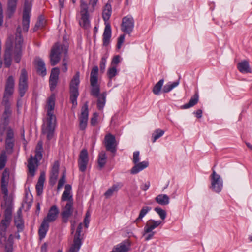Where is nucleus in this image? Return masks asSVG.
Instances as JSON below:
<instances>
[{"mask_svg": "<svg viewBox=\"0 0 252 252\" xmlns=\"http://www.w3.org/2000/svg\"><path fill=\"white\" fill-rule=\"evenodd\" d=\"M65 182V175L64 174H63V176H62V177L60 179V180L59 181L58 187H57L58 190H59L63 186Z\"/></svg>", "mask_w": 252, "mask_h": 252, "instance_id": "864d4df0", "label": "nucleus"}, {"mask_svg": "<svg viewBox=\"0 0 252 252\" xmlns=\"http://www.w3.org/2000/svg\"><path fill=\"white\" fill-rule=\"evenodd\" d=\"M122 186V185L120 183L113 185L104 193V196L106 198L110 197L114 192H117Z\"/></svg>", "mask_w": 252, "mask_h": 252, "instance_id": "72a5a7b5", "label": "nucleus"}, {"mask_svg": "<svg viewBox=\"0 0 252 252\" xmlns=\"http://www.w3.org/2000/svg\"><path fill=\"white\" fill-rule=\"evenodd\" d=\"M134 26V20L130 15L124 17L121 24V30L125 33L130 34L132 32Z\"/></svg>", "mask_w": 252, "mask_h": 252, "instance_id": "2eb2a0df", "label": "nucleus"}, {"mask_svg": "<svg viewBox=\"0 0 252 252\" xmlns=\"http://www.w3.org/2000/svg\"><path fill=\"white\" fill-rule=\"evenodd\" d=\"M164 83V79H160L156 85L154 86L153 89V92L154 94L158 95L159 94L161 88Z\"/></svg>", "mask_w": 252, "mask_h": 252, "instance_id": "c03bdc74", "label": "nucleus"}, {"mask_svg": "<svg viewBox=\"0 0 252 252\" xmlns=\"http://www.w3.org/2000/svg\"><path fill=\"white\" fill-rule=\"evenodd\" d=\"M107 162V156L105 152L101 151L98 156V165L100 169H101L106 164Z\"/></svg>", "mask_w": 252, "mask_h": 252, "instance_id": "2f4dec72", "label": "nucleus"}, {"mask_svg": "<svg viewBox=\"0 0 252 252\" xmlns=\"http://www.w3.org/2000/svg\"><path fill=\"white\" fill-rule=\"evenodd\" d=\"M151 210V208L149 206H144L140 211L138 218L135 220L134 222L137 223L140 221L142 218L147 214L149 211Z\"/></svg>", "mask_w": 252, "mask_h": 252, "instance_id": "79ce46f5", "label": "nucleus"}, {"mask_svg": "<svg viewBox=\"0 0 252 252\" xmlns=\"http://www.w3.org/2000/svg\"><path fill=\"white\" fill-rule=\"evenodd\" d=\"M98 114L96 113H94L93 115V117L91 119V124L92 125H94L96 123L97 119Z\"/></svg>", "mask_w": 252, "mask_h": 252, "instance_id": "680f3d73", "label": "nucleus"}, {"mask_svg": "<svg viewBox=\"0 0 252 252\" xmlns=\"http://www.w3.org/2000/svg\"><path fill=\"white\" fill-rule=\"evenodd\" d=\"M11 221V220L3 219L0 223V245L5 244L6 252H13L12 235H10L7 240L6 238V231Z\"/></svg>", "mask_w": 252, "mask_h": 252, "instance_id": "20e7f679", "label": "nucleus"}, {"mask_svg": "<svg viewBox=\"0 0 252 252\" xmlns=\"http://www.w3.org/2000/svg\"><path fill=\"white\" fill-rule=\"evenodd\" d=\"M117 74V70L116 68V66H113L109 68L107 71V75L108 78L110 79H111L114 76H115Z\"/></svg>", "mask_w": 252, "mask_h": 252, "instance_id": "09e8293b", "label": "nucleus"}, {"mask_svg": "<svg viewBox=\"0 0 252 252\" xmlns=\"http://www.w3.org/2000/svg\"><path fill=\"white\" fill-rule=\"evenodd\" d=\"M42 158V152L40 151L35 152V157L31 156L28 162V168L30 175L33 177L35 175V170L38 166V160Z\"/></svg>", "mask_w": 252, "mask_h": 252, "instance_id": "4468645a", "label": "nucleus"}, {"mask_svg": "<svg viewBox=\"0 0 252 252\" xmlns=\"http://www.w3.org/2000/svg\"><path fill=\"white\" fill-rule=\"evenodd\" d=\"M88 162V152L87 149H83L80 153L78 161L79 169L81 172H84L86 170Z\"/></svg>", "mask_w": 252, "mask_h": 252, "instance_id": "a211bd4d", "label": "nucleus"}, {"mask_svg": "<svg viewBox=\"0 0 252 252\" xmlns=\"http://www.w3.org/2000/svg\"><path fill=\"white\" fill-rule=\"evenodd\" d=\"M11 221V220L3 219L0 223V245L5 244L6 252H13L12 235H10L7 240L6 238V231Z\"/></svg>", "mask_w": 252, "mask_h": 252, "instance_id": "39448f33", "label": "nucleus"}, {"mask_svg": "<svg viewBox=\"0 0 252 252\" xmlns=\"http://www.w3.org/2000/svg\"><path fill=\"white\" fill-rule=\"evenodd\" d=\"M14 223L18 229V232H21L24 228V221L22 219V212L20 210L17 212V215L14 218Z\"/></svg>", "mask_w": 252, "mask_h": 252, "instance_id": "bb28decb", "label": "nucleus"}, {"mask_svg": "<svg viewBox=\"0 0 252 252\" xmlns=\"http://www.w3.org/2000/svg\"><path fill=\"white\" fill-rule=\"evenodd\" d=\"M44 20L42 17H40L39 18L38 21L35 24L36 25V26H38L40 28H42L44 27Z\"/></svg>", "mask_w": 252, "mask_h": 252, "instance_id": "bf43d9fd", "label": "nucleus"}, {"mask_svg": "<svg viewBox=\"0 0 252 252\" xmlns=\"http://www.w3.org/2000/svg\"><path fill=\"white\" fill-rule=\"evenodd\" d=\"M11 221V220L3 219L0 223V245L5 244L6 252H13L12 235H10L7 240L6 238V231Z\"/></svg>", "mask_w": 252, "mask_h": 252, "instance_id": "423d86ee", "label": "nucleus"}, {"mask_svg": "<svg viewBox=\"0 0 252 252\" xmlns=\"http://www.w3.org/2000/svg\"><path fill=\"white\" fill-rule=\"evenodd\" d=\"M15 80L12 76H9L6 81L4 94L12 95L14 91Z\"/></svg>", "mask_w": 252, "mask_h": 252, "instance_id": "b1692460", "label": "nucleus"}, {"mask_svg": "<svg viewBox=\"0 0 252 252\" xmlns=\"http://www.w3.org/2000/svg\"><path fill=\"white\" fill-rule=\"evenodd\" d=\"M59 73L60 70L58 67L53 68L51 70L49 78V86L51 91L54 90L57 85Z\"/></svg>", "mask_w": 252, "mask_h": 252, "instance_id": "412c9836", "label": "nucleus"}, {"mask_svg": "<svg viewBox=\"0 0 252 252\" xmlns=\"http://www.w3.org/2000/svg\"><path fill=\"white\" fill-rule=\"evenodd\" d=\"M12 95L4 94L2 99V104L5 107L10 106L9 99Z\"/></svg>", "mask_w": 252, "mask_h": 252, "instance_id": "603ef678", "label": "nucleus"}, {"mask_svg": "<svg viewBox=\"0 0 252 252\" xmlns=\"http://www.w3.org/2000/svg\"><path fill=\"white\" fill-rule=\"evenodd\" d=\"M154 210L159 215L162 220H164L166 217V211L160 207H156Z\"/></svg>", "mask_w": 252, "mask_h": 252, "instance_id": "8fccbe9b", "label": "nucleus"}, {"mask_svg": "<svg viewBox=\"0 0 252 252\" xmlns=\"http://www.w3.org/2000/svg\"><path fill=\"white\" fill-rule=\"evenodd\" d=\"M55 95L52 94L48 98L47 103V120L42 126V133L46 135L48 140L52 139L56 126V118L54 115Z\"/></svg>", "mask_w": 252, "mask_h": 252, "instance_id": "f257e3e1", "label": "nucleus"}, {"mask_svg": "<svg viewBox=\"0 0 252 252\" xmlns=\"http://www.w3.org/2000/svg\"><path fill=\"white\" fill-rule=\"evenodd\" d=\"M125 40V35L123 34L121 35L118 39V43H117V48L120 49L121 47V46L122 44L124 43Z\"/></svg>", "mask_w": 252, "mask_h": 252, "instance_id": "13d9d810", "label": "nucleus"}, {"mask_svg": "<svg viewBox=\"0 0 252 252\" xmlns=\"http://www.w3.org/2000/svg\"><path fill=\"white\" fill-rule=\"evenodd\" d=\"M80 73L78 71L73 76L69 84L70 100L73 106L77 105V99L79 96L78 87L80 83Z\"/></svg>", "mask_w": 252, "mask_h": 252, "instance_id": "1a4fd4ad", "label": "nucleus"}, {"mask_svg": "<svg viewBox=\"0 0 252 252\" xmlns=\"http://www.w3.org/2000/svg\"><path fill=\"white\" fill-rule=\"evenodd\" d=\"M36 64L37 73L42 76H45L47 73L44 62L41 59H38L36 61Z\"/></svg>", "mask_w": 252, "mask_h": 252, "instance_id": "c85d7f7f", "label": "nucleus"}, {"mask_svg": "<svg viewBox=\"0 0 252 252\" xmlns=\"http://www.w3.org/2000/svg\"><path fill=\"white\" fill-rule=\"evenodd\" d=\"M46 220H43L38 230V234L40 239H43L46 236L49 228V224Z\"/></svg>", "mask_w": 252, "mask_h": 252, "instance_id": "7c9ffc66", "label": "nucleus"}, {"mask_svg": "<svg viewBox=\"0 0 252 252\" xmlns=\"http://www.w3.org/2000/svg\"><path fill=\"white\" fill-rule=\"evenodd\" d=\"M18 0H8L6 16L11 18L14 15L17 7Z\"/></svg>", "mask_w": 252, "mask_h": 252, "instance_id": "a878e982", "label": "nucleus"}, {"mask_svg": "<svg viewBox=\"0 0 252 252\" xmlns=\"http://www.w3.org/2000/svg\"><path fill=\"white\" fill-rule=\"evenodd\" d=\"M61 201H67V202H71L73 203V197L70 194V192H68L67 190H64L62 195Z\"/></svg>", "mask_w": 252, "mask_h": 252, "instance_id": "a18cd8bd", "label": "nucleus"}, {"mask_svg": "<svg viewBox=\"0 0 252 252\" xmlns=\"http://www.w3.org/2000/svg\"><path fill=\"white\" fill-rule=\"evenodd\" d=\"M98 70L97 66L93 67L90 74V84L98 83Z\"/></svg>", "mask_w": 252, "mask_h": 252, "instance_id": "f704fd0d", "label": "nucleus"}, {"mask_svg": "<svg viewBox=\"0 0 252 252\" xmlns=\"http://www.w3.org/2000/svg\"><path fill=\"white\" fill-rule=\"evenodd\" d=\"M59 161H55L52 168L49 179V183L52 186L54 185L56 183L59 175Z\"/></svg>", "mask_w": 252, "mask_h": 252, "instance_id": "4be33fe9", "label": "nucleus"}, {"mask_svg": "<svg viewBox=\"0 0 252 252\" xmlns=\"http://www.w3.org/2000/svg\"><path fill=\"white\" fill-rule=\"evenodd\" d=\"M9 50H5L4 54V64L6 67H9L11 64L12 55L10 54Z\"/></svg>", "mask_w": 252, "mask_h": 252, "instance_id": "a19ab883", "label": "nucleus"}, {"mask_svg": "<svg viewBox=\"0 0 252 252\" xmlns=\"http://www.w3.org/2000/svg\"><path fill=\"white\" fill-rule=\"evenodd\" d=\"M73 203L66 202V205L62 208L61 214L63 222L66 223L68 222L69 218L73 214Z\"/></svg>", "mask_w": 252, "mask_h": 252, "instance_id": "6ab92c4d", "label": "nucleus"}, {"mask_svg": "<svg viewBox=\"0 0 252 252\" xmlns=\"http://www.w3.org/2000/svg\"><path fill=\"white\" fill-rule=\"evenodd\" d=\"M44 181V175H41L36 185V189L38 195H40L42 193Z\"/></svg>", "mask_w": 252, "mask_h": 252, "instance_id": "4c0bfd02", "label": "nucleus"}, {"mask_svg": "<svg viewBox=\"0 0 252 252\" xmlns=\"http://www.w3.org/2000/svg\"><path fill=\"white\" fill-rule=\"evenodd\" d=\"M3 9L1 4L0 3V26L3 25Z\"/></svg>", "mask_w": 252, "mask_h": 252, "instance_id": "e2e57ef3", "label": "nucleus"}, {"mask_svg": "<svg viewBox=\"0 0 252 252\" xmlns=\"http://www.w3.org/2000/svg\"><path fill=\"white\" fill-rule=\"evenodd\" d=\"M82 229V223H80L77 227L76 233L73 240V244L70 248L68 252H78L82 245L81 240L80 238Z\"/></svg>", "mask_w": 252, "mask_h": 252, "instance_id": "f3484780", "label": "nucleus"}, {"mask_svg": "<svg viewBox=\"0 0 252 252\" xmlns=\"http://www.w3.org/2000/svg\"><path fill=\"white\" fill-rule=\"evenodd\" d=\"M106 59L107 57L105 56H103L101 60L100 63V69L101 71L103 72L105 70V64L106 63Z\"/></svg>", "mask_w": 252, "mask_h": 252, "instance_id": "5fc2aeb1", "label": "nucleus"}, {"mask_svg": "<svg viewBox=\"0 0 252 252\" xmlns=\"http://www.w3.org/2000/svg\"><path fill=\"white\" fill-rule=\"evenodd\" d=\"M9 178V171L7 168H6L3 171L2 177L1 184H8Z\"/></svg>", "mask_w": 252, "mask_h": 252, "instance_id": "de8ad7c7", "label": "nucleus"}, {"mask_svg": "<svg viewBox=\"0 0 252 252\" xmlns=\"http://www.w3.org/2000/svg\"><path fill=\"white\" fill-rule=\"evenodd\" d=\"M12 208L11 207H7L4 211V218L11 220L12 219Z\"/></svg>", "mask_w": 252, "mask_h": 252, "instance_id": "3c124183", "label": "nucleus"}, {"mask_svg": "<svg viewBox=\"0 0 252 252\" xmlns=\"http://www.w3.org/2000/svg\"><path fill=\"white\" fill-rule=\"evenodd\" d=\"M80 3L81 17L79 20V24L84 29H88L90 26L88 5L85 0H80Z\"/></svg>", "mask_w": 252, "mask_h": 252, "instance_id": "9d476101", "label": "nucleus"}, {"mask_svg": "<svg viewBox=\"0 0 252 252\" xmlns=\"http://www.w3.org/2000/svg\"><path fill=\"white\" fill-rule=\"evenodd\" d=\"M97 98V107L99 110H102L104 108L106 103V93L103 92Z\"/></svg>", "mask_w": 252, "mask_h": 252, "instance_id": "c9c22d12", "label": "nucleus"}, {"mask_svg": "<svg viewBox=\"0 0 252 252\" xmlns=\"http://www.w3.org/2000/svg\"><path fill=\"white\" fill-rule=\"evenodd\" d=\"M149 166V162L147 161H144L141 162H137L131 168L130 172L132 174H136L140 171L144 170Z\"/></svg>", "mask_w": 252, "mask_h": 252, "instance_id": "cd10ccee", "label": "nucleus"}, {"mask_svg": "<svg viewBox=\"0 0 252 252\" xmlns=\"http://www.w3.org/2000/svg\"><path fill=\"white\" fill-rule=\"evenodd\" d=\"M199 96L197 94H195L189 100L188 103L184 104L181 106L182 109H188L193 107L196 104L198 101Z\"/></svg>", "mask_w": 252, "mask_h": 252, "instance_id": "e433bc0d", "label": "nucleus"}, {"mask_svg": "<svg viewBox=\"0 0 252 252\" xmlns=\"http://www.w3.org/2000/svg\"><path fill=\"white\" fill-rule=\"evenodd\" d=\"M139 151H135L133 153V162L135 164L137 163L140 160V157H139Z\"/></svg>", "mask_w": 252, "mask_h": 252, "instance_id": "6e6d98bb", "label": "nucleus"}, {"mask_svg": "<svg viewBox=\"0 0 252 252\" xmlns=\"http://www.w3.org/2000/svg\"><path fill=\"white\" fill-rule=\"evenodd\" d=\"M112 13L111 5L107 3L102 12V18L105 21V27L103 34V45L107 46L109 45L110 42L111 37V26L109 23L106 22L110 19Z\"/></svg>", "mask_w": 252, "mask_h": 252, "instance_id": "0eeeda50", "label": "nucleus"}, {"mask_svg": "<svg viewBox=\"0 0 252 252\" xmlns=\"http://www.w3.org/2000/svg\"><path fill=\"white\" fill-rule=\"evenodd\" d=\"M237 68L242 73H251V69L250 67L249 62L247 61H243L237 64Z\"/></svg>", "mask_w": 252, "mask_h": 252, "instance_id": "c756f323", "label": "nucleus"}, {"mask_svg": "<svg viewBox=\"0 0 252 252\" xmlns=\"http://www.w3.org/2000/svg\"><path fill=\"white\" fill-rule=\"evenodd\" d=\"M98 0H90L89 4L92 5L93 11L94 10V7L96 6Z\"/></svg>", "mask_w": 252, "mask_h": 252, "instance_id": "774afa93", "label": "nucleus"}, {"mask_svg": "<svg viewBox=\"0 0 252 252\" xmlns=\"http://www.w3.org/2000/svg\"><path fill=\"white\" fill-rule=\"evenodd\" d=\"M169 197L166 194L158 195L155 200L157 203L161 205H166L169 203Z\"/></svg>", "mask_w": 252, "mask_h": 252, "instance_id": "58836bf2", "label": "nucleus"}, {"mask_svg": "<svg viewBox=\"0 0 252 252\" xmlns=\"http://www.w3.org/2000/svg\"><path fill=\"white\" fill-rule=\"evenodd\" d=\"M120 62V56H115L113 57L111 62L112 65H117Z\"/></svg>", "mask_w": 252, "mask_h": 252, "instance_id": "052dcab7", "label": "nucleus"}, {"mask_svg": "<svg viewBox=\"0 0 252 252\" xmlns=\"http://www.w3.org/2000/svg\"><path fill=\"white\" fill-rule=\"evenodd\" d=\"M66 47L59 42L54 45L51 50L50 54V60L51 65L55 66L59 63L61 60L62 54H66L67 53Z\"/></svg>", "mask_w": 252, "mask_h": 252, "instance_id": "6e6552de", "label": "nucleus"}, {"mask_svg": "<svg viewBox=\"0 0 252 252\" xmlns=\"http://www.w3.org/2000/svg\"><path fill=\"white\" fill-rule=\"evenodd\" d=\"M90 84L92 87L90 91L91 95L94 97H96L100 95V87L98 84V83H94V84Z\"/></svg>", "mask_w": 252, "mask_h": 252, "instance_id": "ea45409f", "label": "nucleus"}, {"mask_svg": "<svg viewBox=\"0 0 252 252\" xmlns=\"http://www.w3.org/2000/svg\"><path fill=\"white\" fill-rule=\"evenodd\" d=\"M31 9V3L28 0H26L24 2L22 17V27L24 32H27L29 28Z\"/></svg>", "mask_w": 252, "mask_h": 252, "instance_id": "9b49d317", "label": "nucleus"}, {"mask_svg": "<svg viewBox=\"0 0 252 252\" xmlns=\"http://www.w3.org/2000/svg\"><path fill=\"white\" fill-rule=\"evenodd\" d=\"M164 131L160 129H156L152 134L153 142H155L156 141L161 137L164 134Z\"/></svg>", "mask_w": 252, "mask_h": 252, "instance_id": "49530a36", "label": "nucleus"}, {"mask_svg": "<svg viewBox=\"0 0 252 252\" xmlns=\"http://www.w3.org/2000/svg\"><path fill=\"white\" fill-rule=\"evenodd\" d=\"M179 84V81L177 80L173 83L169 82L166 84L164 87L163 89V92L164 93H168L170 91H171L173 88L177 87Z\"/></svg>", "mask_w": 252, "mask_h": 252, "instance_id": "37998d69", "label": "nucleus"}, {"mask_svg": "<svg viewBox=\"0 0 252 252\" xmlns=\"http://www.w3.org/2000/svg\"><path fill=\"white\" fill-rule=\"evenodd\" d=\"M104 144L106 149L113 154H115L117 151V143L115 136L109 133L105 136Z\"/></svg>", "mask_w": 252, "mask_h": 252, "instance_id": "dca6fc26", "label": "nucleus"}, {"mask_svg": "<svg viewBox=\"0 0 252 252\" xmlns=\"http://www.w3.org/2000/svg\"><path fill=\"white\" fill-rule=\"evenodd\" d=\"M40 151L43 152L42 142L39 141L36 147L35 152Z\"/></svg>", "mask_w": 252, "mask_h": 252, "instance_id": "0e129e2a", "label": "nucleus"}, {"mask_svg": "<svg viewBox=\"0 0 252 252\" xmlns=\"http://www.w3.org/2000/svg\"><path fill=\"white\" fill-rule=\"evenodd\" d=\"M88 106L86 102L81 109V113L79 117V127L82 130L86 129L88 120Z\"/></svg>", "mask_w": 252, "mask_h": 252, "instance_id": "aec40b11", "label": "nucleus"}, {"mask_svg": "<svg viewBox=\"0 0 252 252\" xmlns=\"http://www.w3.org/2000/svg\"><path fill=\"white\" fill-rule=\"evenodd\" d=\"M150 186V182H147L145 184L142 185V186L141 187V188L143 190L146 191L149 189Z\"/></svg>", "mask_w": 252, "mask_h": 252, "instance_id": "69168bd1", "label": "nucleus"}, {"mask_svg": "<svg viewBox=\"0 0 252 252\" xmlns=\"http://www.w3.org/2000/svg\"><path fill=\"white\" fill-rule=\"evenodd\" d=\"M129 245L126 242H122L115 246L112 252H127L129 250Z\"/></svg>", "mask_w": 252, "mask_h": 252, "instance_id": "473e14b6", "label": "nucleus"}, {"mask_svg": "<svg viewBox=\"0 0 252 252\" xmlns=\"http://www.w3.org/2000/svg\"><path fill=\"white\" fill-rule=\"evenodd\" d=\"M14 132L10 127H8L6 133L5 150H3L0 155V170L5 166L7 161L6 154L10 155L14 152L15 145Z\"/></svg>", "mask_w": 252, "mask_h": 252, "instance_id": "7ed1b4c3", "label": "nucleus"}, {"mask_svg": "<svg viewBox=\"0 0 252 252\" xmlns=\"http://www.w3.org/2000/svg\"><path fill=\"white\" fill-rule=\"evenodd\" d=\"M59 213V209L58 207L55 205H53L50 207L47 215L44 219V220H46L48 222H53L56 220Z\"/></svg>", "mask_w": 252, "mask_h": 252, "instance_id": "5701e85b", "label": "nucleus"}, {"mask_svg": "<svg viewBox=\"0 0 252 252\" xmlns=\"http://www.w3.org/2000/svg\"><path fill=\"white\" fill-rule=\"evenodd\" d=\"M61 69L63 72H66L67 70V63L64 60H63V63Z\"/></svg>", "mask_w": 252, "mask_h": 252, "instance_id": "338daca9", "label": "nucleus"}, {"mask_svg": "<svg viewBox=\"0 0 252 252\" xmlns=\"http://www.w3.org/2000/svg\"><path fill=\"white\" fill-rule=\"evenodd\" d=\"M223 187V180L220 175L217 174L212 168V173L211 175V189L217 193L220 192Z\"/></svg>", "mask_w": 252, "mask_h": 252, "instance_id": "f8f14e48", "label": "nucleus"}, {"mask_svg": "<svg viewBox=\"0 0 252 252\" xmlns=\"http://www.w3.org/2000/svg\"><path fill=\"white\" fill-rule=\"evenodd\" d=\"M161 223V221L160 220L155 221L154 220H149L144 227V233L146 234L151 232L153 230L158 227Z\"/></svg>", "mask_w": 252, "mask_h": 252, "instance_id": "393cba45", "label": "nucleus"}, {"mask_svg": "<svg viewBox=\"0 0 252 252\" xmlns=\"http://www.w3.org/2000/svg\"><path fill=\"white\" fill-rule=\"evenodd\" d=\"M28 73L25 68L21 70L18 82V92L20 97L25 95L28 89Z\"/></svg>", "mask_w": 252, "mask_h": 252, "instance_id": "ddd939ff", "label": "nucleus"}, {"mask_svg": "<svg viewBox=\"0 0 252 252\" xmlns=\"http://www.w3.org/2000/svg\"><path fill=\"white\" fill-rule=\"evenodd\" d=\"M7 185L8 184H1V191L5 196H7L8 194Z\"/></svg>", "mask_w": 252, "mask_h": 252, "instance_id": "4d7b16f0", "label": "nucleus"}, {"mask_svg": "<svg viewBox=\"0 0 252 252\" xmlns=\"http://www.w3.org/2000/svg\"><path fill=\"white\" fill-rule=\"evenodd\" d=\"M23 38L21 35V28L18 26L16 29V37L14 41L13 37L9 36L6 43L5 50H9L10 54L13 56L16 63L20 62L22 55V47Z\"/></svg>", "mask_w": 252, "mask_h": 252, "instance_id": "f03ea898", "label": "nucleus"}]
</instances>
